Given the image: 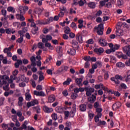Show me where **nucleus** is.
I'll use <instances>...</instances> for the list:
<instances>
[{
  "label": "nucleus",
  "mask_w": 130,
  "mask_h": 130,
  "mask_svg": "<svg viewBox=\"0 0 130 130\" xmlns=\"http://www.w3.org/2000/svg\"><path fill=\"white\" fill-rule=\"evenodd\" d=\"M122 50L124 53H125L126 55L123 54L121 58H122V59H127V56L130 57V45L123 47L122 48Z\"/></svg>",
  "instance_id": "obj_1"
},
{
  "label": "nucleus",
  "mask_w": 130,
  "mask_h": 130,
  "mask_svg": "<svg viewBox=\"0 0 130 130\" xmlns=\"http://www.w3.org/2000/svg\"><path fill=\"white\" fill-rule=\"evenodd\" d=\"M94 31H96L98 35H103V31H104V26L103 24L100 23L98 27L94 28Z\"/></svg>",
  "instance_id": "obj_2"
},
{
  "label": "nucleus",
  "mask_w": 130,
  "mask_h": 130,
  "mask_svg": "<svg viewBox=\"0 0 130 130\" xmlns=\"http://www.w3.org/2000/svg\"><path fill=\"white\" fill-rule=\"evenodd\" d=\"M30 60L31 61V66L33 67L32 68H31V71L33 73H36V72H37V68L35 67H36V62H35L36 61V57L32 56L30 58Z\"/></svg>",
  "instance_id": "obj_3"
},
{
  "label": "nucleus",
  "mask_w": 130,
  "mask_h": 130,
  "mask_svg": "<svg viewBox=\"0 0 130 130\" xmlns=\"http://www.w3.org/2000/svg\"><path fill=\"white\" fill-rule=\"evenodd\" d=\"M85 91L86 92V96L87 97H89V96L92 95V93H94L95 89L90 86H86L85 87Z\"/></svg>",
  "instance_id": "obj_4"
},
{
  "label": "nucleus",
  "mask_w": 130,
  "mask_h": 130,
  "mask_svg": "<svg viewBox=\"0 0 130 130\" xmlns=\"http://www.w3.org/2000/svg\"><path fill=\"white\" fill-rule=\"evenodd\" d=\"M8 79L9 77L6 75L0 76V85H6V84H7V80Z\"/></svg>",
  "instance_id": "obj_5"
},
{
  "label": "nucleus",
  "mask_w": 130,
  "mask_h": 130,
  "mask_svg": "<svg viewBox=\"0 0 130 130\" xmlns=\"http://www.w3.org/2000/svg\"><path fill=\"white\" fill-rule=\"evenodd\" d=\"M39 103V102H38V100L35 99V100H33L31 102L27 103L26 106L27 108H30L31 106H34V105H36Z\"/></svg>",
  "instance_id": "obj_6"
},
{
  "label": "nucleus",
  "mask_w": 130,
  "mask_h": 130,
  "mask_svg": "<svg viewBox=\"0 0 130 130\" xmlns=\"http://www.w3.org/2000/svg\"><path fill=\"white\" fill-rule=\"evenodd\" d=\"M94 52L98 54V55H101V54L104 52V49L102 47L99 48H96L94 49Z\"/></svg>",
  "instance_id": "obj_7"
},
{
  "label": "nucleus",
  "mask_w": 130,
  "mask_h": 130,
  "mask_svg": "<svg viewBox=\"0 0 130 130\" xmlns=\"http://www.w3.org/2000/svg\"><path fill=\"white\" fill-rule=\"evenodd\" d=\"M43 109L46 113H51L53 111V109L52 108H49L47 106H44L43 107Z\"/></svg>",
  "instance_id": "obj_8"
},
{
  "label": "nucleus",
  "mask_w": 130,
  "mask_h": 130,
  "mask_svg": "<svg viewBox=\"0 0 130 130\" xmlns=\"http://www.w3.org/2000/svg\"><path fill=\"white\" fill-rule=\"evenodd\" d=\"M68 70H69V67L62 66L58 70V72L60 73V74H61V73H66Z\"/></svg>",
  "instance_id": "obj_9"
},
{
  "label": "nucleus",
  "mask_w": 130,
  "mask_h": 130,
  "mask_svg": "<svg viewBox=\"0 0 130 130\" xmlns=\"http://www.w3.org/2000/svg\"><path fill=\"white\" fill-rule=\"evenodd\" d=\"M34 94L36 95V96H40L41 97H44V96H45V93L42 91H37V90H34Z\"/></svg>",
  "instance_id": "obj_10"
},
{
  "label": "nucleus",
  "mask_w": 130,
  "mask_h": 130,
  "mask_svg": "<svg viewBox=\"0 0 130 130\" xmlns=\"http://www.w3.org/2000/svg\"><path fill=\"white\" fill-rule=\"evenodd\" d=\"M96 101V95L92 94L91 96L89 97L87 99V102H89V103H94Z\"/></svg>",
  "instance_id": "obj_11"
},
{
  "label": "nucleus",
  "mask_w": 130,
  "mask_h": 130,
  "mask_svg": "<svg viewBox=\"0 0 130 130\" xmlns=\"http://www.w3.org/2000/svg\"><path fill=\"white\" fill-rule=\"evenodd\" d=\"M121 107V103L120 102H117L113 105V110H117Z\"/></svg>",
  "instance_id": "obj_12"
},
{
  "label": "nucleus",
  "mask_w": 130,
  "mask_h": 130,
  "mask_svg": "<svg viewBox=\"0 0 130 130\" xmlns=\"http://www.w3.org/2000/svg\"><path fill=\"white\" fill-rule=\"evenodd\" d=\"M84 77L78 78L75 79V83L78 85V86H82V81H83Z\"/></svg>",
  "instance_id": "obj_13"
},
{
  "label": "nucleus",
  "mask_w": 130,
  "mask_h": 130,
  "mask_svg": "<svg viewBox=\"0 0 130 130\" xmlns=\"http://www.w3.org/2000/svg\"><path fill=\"white\" fill-rule=\"evenodd\" d=\"M79 110L82 112H84L87 110V106L86 105L82 104L79 106Z\"/></svg>",
  "instance_id": "obj_14"
},
{
  "label": "nucleus",
  "mask_w": 130,
  "mask_h": 130,
  "mask_svg": "<svg viewBox=\"0 0 130 130\" xmlns=\"http://www.w3.org/2000/svg\"><path fill=\"white\" fill-rule=\"evenodd\" d=\"M22 64L23 61H22L21 60L18 59L17 60V62L15 63L14 66L16 69H18V68L20 67V66H22Z\"/></svg>",
  "instance_id": "obj_15"
},
{
  "label": "nucleus",
  "mask_w": 130,
  "mask_h": 130,
  "mask_svg": "<svg viewBox=\"0 0 130 130\" xmlns=\"http://www.w3.org/2000/svg\"><path fill=\"white\" fill-rule=\"evenodd\" d=\"M17 79V76H15V75H11L10 78L9 77L8 80V83H13L14 81Z\"/></svg>",
  "instance_id": "obj_16"
},
{
  "label": "nucleus",
  "mask_w": 130,
  "mask_h": 130,
  "mask_svg": "<svg viewBox=\"0 0 130 130\" xmlns=\"http://www.w3.org/2000/svg\"><path fill=\"white\" fill-rule=\"evenodd\" d=\"M87 5L90 9H95V8H96V4L95 2H90L88 3H87Z\"/></svg>",
  "instance_id": "obj_17"
},
{
  "label": "nucleus",
  "mask_w": 130,
  "mask_h": 130,
  "mask_svg": "<svg viewBox=\"0 0 130 130\" xmlns=\"http://www.w3.org/2000/svg\"><path fill=\"white\" fill-rule=\"evenodd\" d=\"M48 101L49 103H52L55 101V96L54 95H51L48 98Z\"/></svg>",
  "instance_id": "obj_18"
},
{
  "label": "nucleus",
  "mask_w": 130,
  "mask_h": 130,
  "mask_svg": "<svg viewBox=\"0 0 130 130\" xmlns=\"http://www.w3.org/2000/svg\"><path fill=\"white\" fill-rule=\"evenodd\" d=\"M99 42L100 45H101L103 47L107 46V45L108 44V43H107L105 39H103V40L100 39Z\"/></svg>",
  "instance_id": "obj_19"
},
{
  "label": "nucleus",
  "mask_w": 130,
  "mask_h": 130,
  "mask_svg": "<svg viewBox=\"0 0 130 130\" xmlns=\"http://www.w3.org/2000/svg\"><path fill=\"white\" fill-rule=\"evenodd\" d=\"M25 100H26V101H30V100L32 99V96H31V94L30 93H29V91L25 93Z\"/></svg>",
  "instance_id": "obj_20"
},
{
  "label": "nucleus",
  "mask_w": 130,
  "mask_h": 130,
  "mask_svg": "<svg viewBox=\"0 0 130 130\" xmlns=\"http://www.w3.org/2000/svg\"><path fill=\"white\" fill-rule=\"evenodd\" d=\"M76 105L73 106V110L70 111V117H74L75 113H76Z\"/></svg>",
  "instance_id": "obj_21"
},
{
  "label": "nucleus",
  "mask_w": 130,
  "mask_h": 130,
  "mask_svg": "<svg viewBox=\"0 0 130 130\" xmlns=\"http://www.w3.org/2000/svg\"><path fill=\"white\" fill-rule=\"evenodd\" d=\"M76 39L78 40L79 42V43H83V38H82V35L80 34H78L76 36Z\"/></svg>",
  "instance_id": "obj_22"
},
{
  "label": "nucleus",
  "mask_w": 130,
  "mask_h": 130,
  "mask_svg": "<svg viewBox=\"0 0 130 130\" xmlns=\"http://www.w3.org/2000/svg\"><path fill=\"white\" fill-rule=\"evenodd\" d=\"M96 112H97V115L99 116H102V108H98L95 110Z\"/></svg>",
  "instance_id": "obj_23"
},
{
  "label": "nucleus",
  "mask_w": 130,
  "mask_h": 130,
  "mask_svg": "<svg viewBox=\"0 0 130 130\" xmlns=\"http://www.w3.org/2000/svg\"><path fill=\"white\" fill-rule=\"evenodd\" d=\"M23 101H24V99L23 97L20 96L18 98V104L19 106H23Z\"/></svg>",
  "instance_id": "obj_24"
},
{
  "label": "nucleus",
  "mask_w": 130,
  "mask_h": 130,
  "mask_svg": "<svg viewBox=\"0 0 130 130\" xmlns=\"http://www.w3.org/2000/svg\"><path fill=\"white\" fill-rule=\"evenodd\" d=\"M68 53L70 54V55H75V54H76V50L70 49L68 51Z\"/></svg>",
  "instance_id": "obj_25"
},
{
  "label": "nucleus",
  "mask_w": 130,
  "mask_h": 130,
  "mask_svg": "<svg viewBox=\"0 0 130 130\" xmlns=\"http://www.w3.org/2000/svg\"><path fill=\"white\" fill-rule=\"evenodd\" d=\"M54 20L53 17H50L48 19L46 20V22H43V25H46L47 24H49L50 22H52Z\"/></svg>",
  "instance_id": "obj_26"
},
{
  "label": "nucleus",
  "mask_w": 130,
  "mask_h": 130,
  "mask_svg": "<svg viewBox=\"0 0 130 130\" xmlns=\"http://www.w3.org/2000/svg\"><path fill=\"white\" fill-rule=\"evenodd\" d=\"M87 3V1L86 0H80L78 2V5L79 7H83L85 4Z\"/></svg>",
  "instance_id": "obj_27"
},
{
  "label": "nucleus",
  "mask_w": 130,
  "mask_h": 130,
  "mask_svg": "<svg viewBox=\"0 0 130 130\" xmlns=\"http://www.w3.org/2000/svg\"><path fill=\"white\" fill-rule=\"evenodd\" d=\"M64 32L66 34H70L71 33V28L69 26H66L64 27Z\"/></svg>",
  "instance_id": "obj_28"
},
{
  "label": "nucleus",
  "mask_w": 130,
  "mask_h": 130,
  "mask_svg": "<svg viewBox=\"0 0 130 130\" xmlns=\"http://www.w3.org/2000/svg\"><path fill=\"white\" fill-rule=\"evenodd\" d=\"M117 68H124L125 67V64L121 62H118L116 64Z\"/></svg>",
  "instance_id": "obj_29"
},
{
  "label": "nucleus",
  "mask_w": 130,
  "mask_h": 130,
  "mask_svg": "<svg viewBox=\"0 0 130 130\" xmlns=\"http://www.w3.org/2000/svg\"><path fill=\"white\" fill-rule=\"evenodd\" d=\"M71 82H72V79H71L70 78H68L67 81H64L63 83V85H70V83H71Z\"/></svg>",
  "instance_id": "obj_30"
},
{
  "label": "nucleus",
  "mask_w": 130,
  "mask_h": 130,
  "mask_svg": "<svg viewBox=\"0 0 130 130\" xmlns=\"http://www.w3.org/2000/svg\"><path fill=\"white\" fill-rule=\"evenodd\" d=\"M72 47H73V48H78V47H79V45H78V42L76 41H73Z\"/></svg>",
  "instance_id": "obj_31"
},
{
  "label": "nucleus",
  "mask_w": 130,
  "mask_h": 130,
  "mask_svg": "<svg viewBox=\"0 0 130 130\" xmlns=\"http://www.w3.org/2000/svg\"><path fill=\"white\" fill-rule=\"evenodd\" d=\"M123 31L120 29V28H118V30L116 31V36H121L122 35Z\"/></svg>",
  "instance_id": "obj_32"
},
{
  "label": "nucleus",
  "mask_w": 130,
  "mask_h": 130,
  "mask_svg": "<svg viewBox=\"0 0 130 130\" xmlns=\"http://www.w3.org/2000/svg\"><path fill=\"white\" fill-rule=\"evenodd\" d=\"M43 73L42 72H41L39 73L40 76L39 77V80L40 82H41V81H43L44 80V76L43 75Z\"/></svg>",
  "instance_id": "obj_33"
},
{
  "label": "nucleus",
  "mask_w": 130,
  "mask_h": 130,
  "mask_svg": "<svg viewBox=\"0 0 130 130\" xmlns=\"http://www.w3.org/2000/svg\"><path fill=\"white\" fill-rule=\"evenodd\" d=\"M119 47H120V45L115 44L113 48H112L113 52H114L116 49H119Z\"/></svg>",
  "instance_id": "obj_34"
},
{
  "label": "nucleus",
  "mask_w": 130,
  "mask_h": 130,
  "mask_svg": "<svg viewBox=\"0 0 130 130\" xmlns=\"http://www.w3.org/2000/svg\"><path fill=\"white\" fill-rule=\"evenodd\" d=\"M51 117L53 120H57V114L54 113L51 115Z\"/></svg>",
  "instance_id": "obj_35"
},
{
  "label": "nucleus",
  "mask_w": 130,
  "mask_h": 130,
  "mask_svg": "<svg viewBox=\"0 0 130 130\" xmlns=\"http://www.w3.org/2000/svg\"><path fill=\"white\" fill-rule=\"evenodd\" d=\"M8 12H12L13 13H15L16 11L15 10V8L12 7H9L7 8Z\"/></svg>",
  "instance_id": "obj_36"
},
{
  "label": "nucleus",
  "mask_w": 130,
  "mask_h": 130,
  "mask_svg": "<svg viewBox=\"0 0 130 130\" xmlns=\"http://www.w3.org/2000/svg\"><path fill=\"white\" fill-rule=\"evenodd\" d=\"M78 97V94L73 93L71 94V99H73V100H75V99H77V98Z\"/></svg>",
  "instance_id": "obj_37"
},
{
  "label": "nucleus",
  "mask_w": 130,
  "mask_h": 130,
  "mask_svg": "<svg viewBox=\"0 0 130 130\" xmlns=\"http://www.w3.org/2000/svg\"><path fill=\"white\" fill-rule=\"evenodd\" d=\"M28 124V122L27 121H25L24 123L21 125L23 129H26L27 128V124Z\"/></svg>",
  "instance_id": "obj_38"
},
{
  "label": "nucleus",
  "mask_w": 130,
  "mask_h": 130,
  "mask_svg": "<svg viewBox=\"0 0 130 130\" xmlns=\"http://www.w3.org/2000/svg\"><path fill=\"white\" fill-rule=\"evenodd\" d=\"M22 8H23V6H20L19 8L20 15H24V9Z\"/></svg>",
  "instance_id": "obj_39"
},
{
  "label": "nucleus",
  "mask_w": 130,
  "mask_h": 130,
  "mask_svg": "<svg viewBox=\"0 0 130 130\" xmlns=\"http://www.w3.org/2000/svg\"><path fill=\"white\" fill-rule=\"evenodd\" d=\"M86 105H87V107H88L89 109H92V108H93V103L87 102L86 103Z\"/></svg>",
  "instance_id": "obj_40"
},
{
  "label": "nucleus",
  "mask_w": 130,
  "mask_h": 130,
  "mask_svg": "<svg viewBox=\"0 0 130 130\" xmlns=\"http://www.w3.org/2000/svg\"><path fill=\"white\" fill-rule=\"evenodd\" d=\"M84 60H85V61H91V57L89 56H85L83 58Z\"/></svg>",
  "instance_id": "obj_41"
},
{
  "label": "nucleus",
  "mask_w": 130,
  "mask_h": 130,
  "mask_svg": "<svg viewBox=\"0 0 130 130\" xmlns=\"http://www.w3.org/2000/svg\"><path fill=\"white\" fill-rule=\"evenodd\" d=\"M101 105L100 104H99V102H96L95 103H94V105H93V107L94 108H99V107H100Z\"/></svg>",
  "instance_id": "obj_42"
},
{
  "label": "nucleus",
  "mask_w": 130,
  "mask_h": 130,
  "mask_svg": "<svg viewBox=\"0 0 130 130\" xmlns=\"http://www.w3.org/2000/svg\"><path fill=\"white\" fill-rule=\"evenodd\" d=\"M104 79L105 80H108V78H109V74H108V72H105L104 74Z\"/></svg>",
  "instance_id": "obj_43"
},
{
  "label": "nucleus",
  "mask_w": 130,
  "mask_h": 130,
  "mask_svg": "<svg viewBox=\"0 0 130 130\" xmlns=\"http://www.w3.org/2000/svg\"><path fill=\"white\" fill-rule=\"evenodd\" d=\"M59 55L60 57H62V47H61L59 48Z\"/></svg>",
  "instance_id": "obj_44"
},
{
  "label": "nucleus",
  "mask_w": 130,
  "mask_h": 130,
  "mask_svg": "<svg viewBox=\"0 0 130 130\" xmlns=\"http://www.w3.org/2000/svg\"><path fill=\"white\" fill-rule=\"evenodd\" d=\"M64 114L65 115V118H68L70 116V112L69 111H66L64 112Z\"/></svg>",
  "instance_id": "obj_45"
},
{
  "label": "nucleus",
  "mask_w": 130,
  "mask_h": 130,
  "mask_svg": "<svg viewBox=\"0 0 130 130\" xmlns=\"http://www.w3.org/2000/svg\"><path fill=\"white\" fill-rule=\"evenodd\" d=\"M123 54V53H122V52H118L116 54L117 57H118V58H121V56H122Z\"/></svg>",
  "instance_id": "obj_46"
},
{
  "label": "nucleus",
  "mask_w": 130,
  "mask_h": 130,
  "mask_svg": "<svg viewBox=\"0 0 130 130\" xmlns=\"http://www.w3.org/2000/svg\"><path fill=\"white\" fill-rule=\"evenodd\" d=\"M33 109H35V110H36L37 113H40L41 109H40V108H39V107H38V106L34 107L33 108Z\"/></svg>",
  "instance_id": "obj_47"
},
{
  "label": "nucleus",
  "mask_w": 130,
  "mask_h": 130,
  "mask_svg": "<svg viewBox=\"0 0 130 130\" xmlns=\"http://www.w3.org/2000/svg\"><path fill=\"white\" fill-rule=\"evenodd\" d=\"M94 116L95 114L94 113H88V117L90 119H93Z\"/></svg>",
  "instance_id": "obj_48"
},
{
  "label": "nucleus",
  "mask_w": 130,
  "mask_h": 130,
  "mask_svg": "<svg viewBox=\"0 0 130 130\" xmlns=\"http://www.w3.org/2000/svg\"><path fill=\"white\" fill-rule=\"evenodd\" d=\"M105 124H106V122L105 121L100 120L98 123L99 125H105Z\"/></svg>",
  "instance_id": "obj_49"
},
{
  "label": "nucleus",
  "mask_w": 130,
  "mask_h": 130,
  "mask_svg": "<svg viewBox=\"0 0 130 130\" xmlns=\"http://www.w3.org/2000/svg\"><path fill=\"white\" fill-rule=\"evenodd\" d=\"M100 87H102V89H103V90H104V91H108V88L103 86V84L102 83L100 84Z\"/></svg>",
  "instance_id": "obj_50"
},
{
  "label": "nucleus",
  "mask_w": 130,
  "mask_h": 130,
  "mask_svg": "<svg viewBox=\"0 0 130 130\" xmlns=\"http://www.w3.org/2000/svg\"><path fill=\"white\" fill-rule=\"evenodd\" d=\"M101 116H99L98 115H95L94 117V120L95 122H98L99 121V118H100Z\"/></svg>",
  "instance_id": "obj_51"
},
{
  "label": "nucleus",
  "mask_w": 130,
  "mask_h": 130,
  "mask_svg": "<svg viewBox=\"0 0 130 130\" xmlns=\"http://www.w3.org/2000/svg\"><path fill=\"white\" fill-rule=\"evenodd\" d=\"M102 15V11L101 10H99L96 12V13L95 15V17H99L100 16H101Z\"/></svg>",
  "instance_id": "obj_52"
},
{
  "label": "nucleus",
  "mask_w": 130,
  "mask_h": 130,
  "mask_svg": "<svg viewBox=\"0 0 130 130\" xmlns=\"http://www.w3.org/2000/svg\"><path fill=\"white\" fill-rule=\"evenodd\" d=\"M38 46L39 48L40 49L44 48V44H43V43H39L38 44Z\"/></svg>",
  "instance_id": "obj_53"
},
{
  "label": "nucleus",
  "mask_w": 130,
  "mask_h": 130,
  "mask_svg": "<svg viewBox=\"0 0 130 130\" xmlns=\"http://www.w3.org/2000/svg\"><path fill=\"white\" fill-rule=\"evenodd\" d=\"M12 117L13 121H14V122H16V121H18V119L16 115H13L12 116Z\"/></svg>",
  "instance_id": "obj_54"
},
{
  "label": "nucleus",
  "mask_w": 130,
  "mask_h": 130,
  "mask_svg": "<svg viewBox=\"0 0 130 130\" xmlns=\"http://www.w3.org/2000/svg\"><path fill=\"white\" fill-rule=\"evenodd\" d=\"M1 13L3 16H7V10L3 9L1 10Z\"/></svg>",
  "instance_id": "obj_55"
},
{
  "label": "nucleus",
  "mask_w": 130,
  "mask_h": 130,
  "mask_svg": "<svg viewBox=\"0 0 130 130\" xmlns=\"http://www.w3.org/2000/svg\"><path fill=\"white\" fill-rule=\"evenodd\" d=\"M43 10L41 8H38L36 10V14H40V13H42Z\"/></svg>",
  "instance_id": "obj_56"
},
{
  "label": "nucleus",
  "mask_w": 130,
  "mask_h": 130,
  "mask_svg": "<svg viewBox=\"0 0 130 130\" xmlns=\"http://www.w3.org/2000/svg\"><path fill=\"white\" fill-rule=\"evenodd\" d=\"M23 41H24V39L23 38V37H20V38H18L17 40V42H18V43H22Z\"/></svg>",
  "instance_id": "obj_57"
},
{
  "label": "nucleus",
  "mask_w": 130,
  "mask_h": 130,
  "mask_svg": "<svg viewBox=\"0 0 130 130\" xmlns=\"http://www.w3.org/2000/svg\"><path fill=\"white\" fill-rule=\"evenodd\" d=\"M116 80H121L122 81V77L121 76L117 75L115 76Z\"/></svg>",
  "instance_id": "obj_58"
},
{
  "label": "nucleus",
  "mask_w": 130,
  "mask_h": 130,
  "mask_svg": "<svg viewBox=\"0 0 130 130\" xmlns=\"http://www.w3.org/2000/svg\"><path fill=\"white\" fill-rule=\"evenodd\" d=\"M5 32L7 34H11L12 33V29L7 28L5 30Z\"/></svg>",
  "instance_id": "obj_59"
},
{
  "label": "nucleus",
  "mask_w": 130,
  "mask_h": 130,
  "mask_svg": "<svg viewBox=\"0 0 130 130\" xmlns=\"http://www.w3.org/2000/svg\"><path fill=\"white\" fill-rule=\"evenodd\" d=\"M76 11L74 10L73 8L70 9L69 12V14H70V15H73V14H76Z\"/></svg>",
  "instance_id": "obj_60"
},
{
  "label": "nucleus",
  "mask_w": 130,
  "mask_h": 130,
  "mask_svg": "<svg viewBox=\"0 0 130 130\" xmlns=\"http://www.w3.org/2000/svg\"><path fill=\"white\" fill-rule=\"evenodd\" d=\"M123 25V23L121 22H118L117 24V26L118 27V29H120V27Z\"/></svg>",
  "instance_id": "obj_61"
},
{
  "label": "nucleus",
  "mask_w": 130,
  "mask_h": 130,
  "mask_svg": "<svg viewBox=\"0 0 130 130\" xmlns=\"http://www.w3.org/2000/svg\"><path fill=\"white\" fill-rule=\"evenodd\" d=\"M5 101V98H1L0 99V106H2L4 104Z\"/></svg>",
  "instance_id": "obj_62"
},
{
  "label": "nucleus",
  "mask_w": 130,
  "mask_h": 130,
  "mask_svg": "<svg viewBox=\"0 0 130 130\" xmlns=\"http://www.w3.org/2000/svg\"><path fill=\"white\" fill-rule=\"evenodd\" d=\"M120 87L121 88H122V89H126L127 88L126 85H125V84L124 83H121L120 84Z\"/></svg>",
  "instance_id": "obj_63"
},
{
  "label": "nucleus",
  "mask_w": 130,
  "mask_h": 130,
  "mask_svg": "<svg viewBox=\"0 0 130 130\" xmlns=\"http://www.w3.org/2000/svg\"><path fill=\"white\" fill-rule=\"evenodd\" d=\"M125 64L127 67H130V59H129L128 61L127 60L125 62Z\"/></svg>",
  "instance_id": "obj_64"
}]
</instances>
